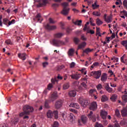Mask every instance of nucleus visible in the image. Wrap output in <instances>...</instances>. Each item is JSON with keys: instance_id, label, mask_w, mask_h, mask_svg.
I'll list each match as a JSON object with an SVG mask.
<instances>
[{"instance_id": "412c9836", "label": "nucleus", "mask_w": 127, "mask_h": 127, "mask_svg": "<svg viewBox=\"0 0 127 127\" xmlns=\"http://www.w3.org/2000/svg\"><path fill=\"white\" fill-rule=\"evenodd\" d=\"M86 45H87V43H86L85 42H83L78 45L77 50H79V49H82V48H84Z\"/></svg>"}, {"instance_id": "39448f33", "label": "nucleus", "mask_w": 127, "mask_h": 127, "mask_svg": "<svg viewBox=\"0 0 127 127\" xmlns=\"http://www.w3.org/2000/svg\"><path fill=\"white\" fill-rule=\"evenodd\" d=\"M91 74V76H93L95 79H99L100 77H101V75H102V71L101 70L92 71Z\"/></svg>"}, {"instance_id": "0e129e2a", "label": "nucleus", "mask_w": 127, "mask_h": 127, "mask_svg": "<svg viewBox=\"0 0 127 127\" xmlns=\"http://www.w3.org/2000/svg\"><path fill=\"white\" fill-rule=\"evenodd\" d=\"M82 86H83V87H84V88H85V89H87V84H86V83L85 82H82L81 83Z\"/></svg>"}, {"instance_id": "09e8293b", "label": "nucleus", "mask_w": 127, "mask_h": 127, "mask_svg": "<svg viewBox=\"0 0 127 127\" xmlns=\"http://www.w3.org/2000/svg\"><path fill=\"white\" fill-rule=\"evenodd\" d=\"M59 127V123L58 122H55L53 125V127Z\"/></svg>"}, {"instance_id": "423d86ee", "label": "nucleus", "mask_w": 127, "mask_h": 127, "mask_svg": "<svg viewBox=\"0 0 127 127\" xmlns=\"http://www.w3.org/2000/svg\"><path fill=\"white\" fill-rule=\"evenodd\" d=\"M63 103H64L63 100L61 99H59L57 101H56V103L55 104V107L56 109H57V110H59V109H60V108H61L62 106H63Z\"/></svg>"}, {"instance_id": "393cba45", "label": "nucleus", "mask_w": 127, "mask_h": 127, "mask_svg": "<svg viewBox=\"0 0 127 127\" xmlns=\"http://www.w3.org/2000/svg\"><path fill=\"white\" fill-rule=\"evenodd\" d=\"M121 114L123 117H126L127 116V108H124L122 111H121Z\"/></svg>"}, {"instance_id": "c756f323", "label": "nucleus", "mask_w": 127, "mask_h": 127, "mask_svg": "<svg viewBox=\"0 0 127 127\" xmlns=\"http://www.w3.org/2000/svg\"><path fill=\"white\" fill-rule=\"evenodd\" d=\"M94 49H90V48H87L84 51H83V53H86V54H88V53H90V52H92V51H93Z\"/></svg>"}, {"instance_id": "a19ab883", "label": "nucleus", "mask_w": 127, "mask_h": 127, "mask_svg": "<svg viewBox=\"0 0 127 127\" xmlns=\"http://www.w3.org/2000/svg\"><path fill=\"white\" fill-rule=\"evenodd\" d=\"M122 100L124 102L127 103V95H123Z\"/></svg>"}, {"instance_id": "a878e982", "label": "nucleus", "mask_w": 127, "mask_h": 127, "mask_svg": "<svg viewBox=\"0 0 127 127\" xmlns=\"http://www.w3.org/2000/svg\"><path fill=\"white\" fill-rule=\"evenodd\" d=\"M41 18V15L40 14V13H38L37 14L35 18H34V20H37L38 22H39L40 21Z\"/></svg>"}, {"instance_id": "4be33fe9", "label": "nucleus", "mask_w": 127, "mask_h": 127, "mask_svg": "<svg viewBox=\"0 0 127 127\" xmlns=\"http://www.w3.org/2000/svg\"><path fill=\"white\" fill-rule=\"evenodd\" d=\"M97 3L98 1L96 0L94 3L92 4L93 9H97V8L100 7V5L97 4Z\"/></svg>"}, {"instance_id": "9d476101", "label": "nucleus", "mask_w": 127, "mask_h": 127, "mask_svg": "<svg viewBox=\"0 0 127 127\" xmlns=\"http://www.w3.org/2000/svg\"><path fill=\"white\" fill-rule=\"evenodd\" d=\"M46 29L48 30H54V29H56L57 27L55 25L51 26L49 24H47L45 26Z\"/></svg>"}, {"instance_id": "f704fd0d", "label": "nucleus", "mask_w": 127, "mask_h": 127, "mask_svg": "<svg viewBox=\"0 0 127 127\" xmlns=\"http://www.w3.org/2000/svg\"><path fill=\"white\" fill-rule=\"evenodd\" d=\"M64 67L65 66H64V65L58 66L57 67V71H61V70H62V69H64Z\"/></svg>"}, {"instance_id": "bb28decb", "label": "nucleus", "mask_w": 127, "mask_h": 127, "mask_svg": "<svg viewBox=\"0 0 127 127\" xmlns=\"http://www.w3.org/2000/svg\"><path fill=\"white\" fill-rule=\"evenodd\" d=\"M97 66H100V63L98 62H95L91 66V70H93L94 69V67H97Z\"/></svg>"}, {"instance_id": "2f4dec72", "label": "nucleus", "mask_w": 127, "mask_h": 127, "mask_svg": "<svg viewBox=\"0 0 127 127\" xmlns=\"http://www.w3.org/2000/svg\"><path fill=\"white\" fill-rule=\"evenodd\" d=\"M108 100H109V99L108 98V97H107V96L106 95H103L102 96L101 98V101L104 102H106L107 101H108Z\"/></svg>"}, {"instance_id": "8fccbe9b", "label": "nucleus", "mask_w": 127, "mask_h": 127, "mask_svg": "<svg viewBox=\"0 0 127 127\" xmlns=\"http://www.w3.org/2000/svg\"><path fill=\"white\" fill-rule=\"evenodd\" d=\"M6 44H7V45H11L12 44V43L11 42V41L10 40H7L5 41Z\"/></svg>"}, {"instance_id": "69168bd1", "label": "nucleus", "mask_w": 127, "mask_h": 127, "mask_svg": "<svg viewBox=\"0 0 127 127\" xmlns=\"http://www.w3.org/2000/svg\"><path fill=\"white\" fill-rule=\"evenodd\" d=\"M82 40H83V41H86V40H87V39L86 38H85L84 36H81V37Z\"/></svg>"}, {"instance_id": "e433bc0d", "label": "nucleus", "mask_w": 127, "mask_h": 127, "mask_svg": "<svg viewBox=\"0 0 127 127\" xmlns=\"http://www.w3.org/2000/svg\"><path fill=\"white\" fill-rule=\"evenodd\" d=\"M51 82L52 84H55L57 82H58L57 77L53 78L51 79Z\"/></svg>"}, {"instance_id": "bf43d9fd", "label": "nucleus", "mask_w": 127, "mask_h": 127, "mask_svg": "<svg viewBox=\"0 0 127 127\" xmlns=\"http://www.w3.org/2000/svg\"><path fill=\"white\" fill-rule=\"evenodd\" d=\"M62 5H63L64 7H67V6L68 5V2H64L63 3Z\"/></svg>"}, {"instance_id": "6e6552de", "label": "nucleus", "mask_w": 127, "mask_h": 127, "mask_svg": "<svg viewBox=\"0 0 127 127\" xmlns=\"http://www.w3.org/2000/svg\"><path fill=\"white\" fill-rule=\"evenodd\" d=\"M89 120H91L93 123L96 122V115L93 113V112L90 111V113L87 115Z\"/></svg>"}, {"instance_id": "aec40b11", "label": "nucleus", "mask_w": 127, "mask_h": 127, "mask_svg": "<svg viewBox=\"0 0 127 127\" xmlns=\"http://www.w3.org/2000/svg\"><path fill=\"white\" fill-rule=\"evenodd\" d=\"M69 118V121H70V122H71V123H72L73 122H75V120H76L75 115H74V114H73V113L70 114Z\"/></svg>"}, {"instance_id": "5701e85b", "label": "nucleus", "mask_w": 127, "mask_h": 127, "mask_svg": "<svg viewBox=\"0 0 127 127\" xmlns=\"http://www.w3.org/2000/svg\"><path fill=\"white\" fill-rule=\"evenodd\" d=\"M64 35V34L62 33H57L54 34V37L55 38H61Z\"/></svg>"}, {"instance_id": "f257e3e1", "label": "nucleus", "mask_w": 127, "mask_h": 127, "mask_svg": "<svg viewBox=\"0 0 127 127\" xmlns=\"http://www.w3.org/2000/svg\"><path fill=\"white\" fill-rule=\"evenodd\" d=\"M23 112L20 113V117H23V120H28L29 119V117L27 116V115H29L30 113H32L33 112V107L28 106L25 105L23 108Z\"/></svg>"}, {"instance_id": "13d9d810", "label": "nucleus", "mask_w": 127, "mask_h": 127, "mask_svg": "<svg viewBox=\"0 0 127 127\" xmlns=\"http://www.w3.org/2000/svg\"><path fill=\"white\" fill-rule=\"evenodd\" d=\"M52 6L54 8H55V7H58V6H59V4L57 3H54L52 5Z\"/></svg>"}, {"instance_id": "f8f14e48", "label": "nucleus", "mask_w": 127, "mask_h": 127, "mask_svg": "<svg viewBox=\"0 0 127 127\" xmlns=\"http://www.w3.org/2000/svg\"><path fill=\"white\" fill-rule=\"evenodd\" d=\"M108 79V74L106 73H104L102 74L101 78V81L104 83V82H106Z\"/></svg>"}, {"instance_id": "e2e57ef3", "label": "nucleus", "mask_w": 127, "mask_h": 127, "mask_svg": "<svg viewBox=\"0 0 127 127\" xmlns=\"http://www.w3.org/2000/svg\"><path fill=\"white\" fill-rule=\"evenodd\" d=\"M72 29H70V28H67L66 29V31L67 33H69L71 32Z\"/></svg>"}, {"instance_id": "0eeeda50", "label": "nucleus", "mask_w": 127, "mask_h": 127, "mask_svg": "<svg viewBox=\"0 0 127 127\" xmlns=\"http://www.w3.org/2000/svg\"><path fill=\"white\" fill-rule=\"evenodd\" d=\"M58 98V93L57 91L54 92L51 97H50V100L52 102H54L55 100L57 99Z\"/></svg>"}, {"instance_id": "dca6fc26", "label": "nucleus", "mask_w": 127, "mask_h": 127, "mask_svg": "<svg viewBox=\"0 0 127 127\" xmlns=\"http://www.w3.org/2000/svg\"><path fill=\"white\" fill-rule=\"evenodd\" d=\"M105 88L106 89V91L109 93H112L113 92V88L110 87V85H109V83H106L105 85Z\"/></svg>"}, {"instance_id": "c03bdc74", "label": "nucleus", "mask_w": 127, "mask_h": 127, "mask_svg": "<svg viewBox=\"0 0 127 127\" xmlns=\"http://www.w3.org/2000/svg\"><path fill=\"white\" fill-rule=\"evenodd\" d=\"M3 24H5V25H7L8 24V19L6 18H4L3 19Z\"/></svg>"}, {"instance_id": "603ef678", "label": "nucleus", "mask_w": 127, "mask_h": 127, "mask_svg": "<svg viewBox=\"0 0 127 127\" xmlns=\"http://www.w3.org/2000/svg\"><path fill=\"white\" fill-rule=\"evenodd\" d=\"M96 88L97 90H101V89H102L103 86L101 84H99L98 85H97Z\"/></svg>"}, {"instance_id": "c9c22d12", "label": "nucleus", "mask_w": 127, "mask_h": 127, "mask_svg": "<svg viewBox=\"0 0 127 127\" xmlns=\"http://www.w3.org/2000/svg\"><path fill=\"white\" fill-rule=\"evenodd\" d=\"M96 35H98L99 37L102 36L101 32H100V28H96Z\"/></svg>"}, {"instance_id": "1a4fd4ad", "label": "nucleus", "mask_w": 127, "mask_h": 127, "mask_svg": "<svg viewBox=\"0 0 127 127\" xmlns=\"http://www.w3.org/2000/svg\"><path fill=\"white\" fill-rule=\"evenodd\" d=\"M97 108L98 105H97V102H93L91 104L89 109L92 111H95V110H97Z\"/></svg>"}, {"instance_id": "6e6d98bb", "label": "nucleus", "mask_w": 127, "mask_h": 127, "mask_svg": "<svg viewBox=\"0 0 127 127\" xmlns=\"http://www.w3.org/2000/svg\"><path fill=\"white\" fill-rule=\"evenodd\" d=\"M122 45L123 46H125V47L127 45V40L123 41L122 42Z\"/></svg>"}, {"instance_id": "a18cd8bd", "label": "nucleus", "mask_w": 127, "mask_h": 127, "mask_svg": "<svg viewBox=\"0 0 127 127\" xmlns=\"http://www.w3.org/2000/svg\"><path fill=\"white\" fill-rule=\"evenodd\" d=\"M50 23H52V24H54V23H56V21H55L52 18H50L49 19Z\"/></svg>"}, {"instance_id": "72a5a7b5", "label": "nucleus", "mask_w": 127, "mask_h": 127, "mask_svg": "<svg viewBox=\"0 0 127 127\" xmlns=\"http://www.w3.org/2000/svg\"><path fill=\"white\" fill-rule=\"evenodd\" d=\"M105 21L107 22V23H111V22H112V17L110 16H108Z\"/></svg>"}, {"instance_id": "de8ad7c7", "label": "nucleus", "mask_w": 127, "mask_h": 127, "mask_svg": "<svg viewBox=\"0 0 127 127\" xmlns=\"http://www.w3.org/2000/svg\"><path fill=\"white\" fill-rule=\"evenodd\" d=\"M54 115H55V118L57 120L58 119V111H55Z\"/></svg>"}, {"instance_id": "49530a36", "label": "nucleus", "mask_w": 127, "mask_h": 127, "mask_svg": "<svg viewBox=\"0 0 127 127\" xmlns=\"http://www.w3.org/2000/svg\"><path fill=\"white\" fill-rule=\"evenodd\" d=\"M115 115L116 116H117V117H118V118L120 117V116H121V114H120V111H119V110L117 109L115 111Z\"/></svg>"}, {"instance_id": "ea45409f", "label": "nucleus", "mask_w": 127, "mask_h": 127, "mask_svg": "<svg viewBox=\"0 0 127 127\" xmlns=\"http://www.w3.org/2000/svg\"><path fill=\"white\" fill-rule=\"evenodd\" d=\"M44 107L46 109H49V108H50L49 104H48V101L46 100L45 102Z\"/></svg>"}, {"instance_id": "a211bd4d", "label": "nucleus", "mask_w": 127, "mask_h": 127, "mask_svg": "<svg viewBox=\"0 0 127 127\" xmlns=\"http://www.w3.org/2000/svg\"><path fill=\"white\" fill-rule=\"evenodd\" d=\"M47 116L49 119H52L53 116H54V111L52 112L51 110H49L47 113Z\"/></svg>"}, {"instance_id": "b1692460", "label": "nucleus", "mask_w": 127, "mask_h": 127, "mask_svg": "<svg viewBox=\"0 0 127 127\" xmlns=\"http://www.w3.org/2000/svg\"><path fill=\"white\" fill-rule=\"evenodd\" d=\"M68 96H69V97H75L76 96V91L75 90H71L70 91L68 92Z\"/></svg>"}, {"instance_id": "4468645a", "label": "nucleus", "mask_w": 127, "mask_h": 127, "mask_svg": "<svg viewBox=\"0 0 127 127\" xmlns=\"http://www.w3.org/2000/svg\"><path fill=\"white\" fill-rule=\"evenodd\" d=\"M18 57L22 60H25L26 59V54L25 53H19L18 54Z\"/></svg>"}, {"instance_id": "473e14b6", "label": "nucleus", "mask_w": 127, "mask_h": 127, "mask_svg": "<svg viewBox=\"0 0 127 127\" xmlns=\"http://www.w3.org/2000/svg\"><path fill=\"white\" fill-rule=\"evenodd\" d=\"M74 24H75V25H78V26H81V25H82V20H79L75 21Z\"/></svg>"}, {"instance_id": "774afa93", "label": "nucleus", "mask_w": 127, "mask_h": 127, "mask_svg": "<svg viewBox=\"0 0 127 127\" xmlns=\"http://www.w3.org/2000/svg\"><path fill=\"white\" fill-rule=\"evenodd\" d=\"M0 127H6V125L4 124H2L0 125Z\"/></svg>"}, {"instance_id": "20e7f679", "label": "nucleus", "mask_w": 127, "mask_h": 127, "mask_svg": "<svg viewBox=\"0 0 127 127\" xmlns=\"http://www.w3.org/2000/svg\"><path fill=\"white\" fill-rule=\"evenodd\" d=\"M79 102L81 106H82V107H83L84 108L87 107V105H89V101H88V100L85 99L83 97H81L79 98Z\"/></svg>"}, {"instance_id": "ddd939ff", "label": "nucleus", "mask_w": 127, "mask_h": 127, "mask_svg": "<svg viewBox=\"0 0 127 127\" xmlns=\"http://www.w3.org/2000/svg\"><path fill=\"white\" fill-rule=\"evenodd\" d=\"M48 0H40L39 4L37 5L38 7H41L43 5H45L47 3Z\"/></svg>"}, {"instance_id": "3c124183", "label": "nucleus", "mask_w": 127, "mask_h": 127, "mask_svg": "<svg viewBox=\"0 0 127 127\" xmlns=\"http://www.w3.org/2000/svg\"><path fill=\"white\" fill-rule=\"evenodd\" d=\"M42 65L44 68H45L47 66H48V62H45L43 63Z\"/></svg>"}, {"instance_id": "052dcab7", "label": "nucleus", "mask_w": 127, "mask_h": 127, "mask_svg": "<svg viewBox=\"0 0 127 127\" xmlns=\"http://www.w3.org/2000/svg\"><path fill=\"white\" fill-rule=\"evenodd\" d=\"M53 87V85H52V83H50L48 85V90H50Z\"/></svg>"}, {"instance_id": "58836bf2", "label": "nucleus", "mask_w": 127, "mask_h": 127, "mask_svg": "<svg viewBox=\"0 0 127 127\" xmlns=\"http://www.w3.org/2000/svg\"><path fill=\"white\" fill-rule=\"evenodd\" d=\"M73 41L75 42V44H79V43L80 42V39L76 37L74 38Z\"/></svg>"}, {"instance_id": "37998d69", "label": "nucleus", "mask_w": 127, "mask_h": 127, "mask_svg": "<svg viewBox=\"0 0 127 127\" xmlns=\"http://www.w3.org/2000/svg\"><path fill=\"white\" fill-rule=\"evenodd\" d=\"M95 127H104V126H103V125H102V124L96 122Z\"/></svg>"}, {"instance_id": "c85d7f7f", "label": "nucleus", "mask_w": 127, "mask_h": 127, "mask_svg": "<svg viewBox=\"0 0 127 127\" xmlns=\"http://www.w3.org/2000/svg\"><path fill=\"white\" fill-rule=\"evenodd\" d=\"M110 99H111V101H112V102H116V100L118 99V96H117V95L116 94H113L111 96Z\"/></svg>"}, {"instance_id": "5fc2aeb1", "label": "nucleus", "mask_w": 127, "mask_h": 127, "mask_svg": "<svg viewBox=\"0 0 127 127\" xmlns=\"http://www.w3.org/2000/svg\"><path fill=\"white\" fill-rule=\"evenodd\" d=\"M75 65H76V64H75V63H74V62H72L69 64V66H70V68H74V67H75Z\"/></svg>"}, {"instance_id": "2eb2a0df", "label": "nucleus", "mask_w": 127, "mask_h": 127, "mask_svg": "<svg viewBox=\"0 0 127 127\" xmlns=\"http://www.w3.org/2000/svg\"><path fill=\"white\" fill-rule=\"evenodd\" d=\"M71 79H73L74 80H78V79H80L81 78V75H80L79 74H73L71 75H70Z\"/></svg>"}, {"instance_id": "f03ea898", "label": "nucleus", "mask_w": 127, "mask_h": 127, "mask_svg": "<svg viewBox=\"0 0 127 127\" xmlns=\"http://www.w3.org/2000/svg\"><path fill=\"white\" fill-rule=\"evenodd\" d=\"M53 43L54 45L57 47H60V46H62V45H65V42L58 39H54L53 40Z\"/></svg>"}, {"instance_id": "79ce46f5", "label": "nucleus", "mask_w": 127, "mask_h": 127, "mask_svg": "<svg viewBox=\"0 0 127 127\" xmlns=\"http://www.w3.org/2000/svg\"><path fill=\"white\" fill-rule=\"evenodd\" d=\"M93 15H95V16H100L101 15V13L98 11L93 12Z\"/></svg>"}, {"instance_id": "6ab92c4d", "label": "nucleus", "mask_w": 127, "mask_h": 127, "mask_svg": "<svg viewBox=\"0 0 127 127\" xmlns=\"http://www.w3.org/2000/svg\"><path fill=\"white\" fill-rule=\"evenodd\" d=\"M70 108H75V109H79L80 106L78 103H71L69 105Z\"/></svg>"}, {"instance_id": "f3484780", "label": "nucleus", "mask_w": 127, "mask_h": 127, "mask_svg": "<svg viewBox=\"0 0 127 127\" xmlns=\"http://www.w3.org/2000/svg\"><path fill=\"white\" fill-rule=\"evenodd\" d=\"M101 116L103 120H106L107 119V116H108V112L106 111H101Z\"/></svg>"}, {"instance_id": "7ed1b4c3", "label": "nucleus", "mask_w": 127, "mask_h": 127, "mask_svg": "<svg viewBox=\"0 0 127 127\" xmlns=\"http://www.w3.org/2000/svg\"><path fill=\"white\" fill-rule=\"evenodd\" d=\"M88 118H87L85 115H82L80 117V119H78V123L79 125L81 126L82 125V124H83L84 125H85V124H86Z\"/></svg>"}, {"instance_id": "4c0bfd02", "label": "nucleus", "mask_w": 127, "mask_h": 127, "mask_svg": "<svg viewBox=\"0 0 127 127\" xmlns=\"http://www.w3.org/2000/svg\"><path fill=\"white\" fill-rule=\"evenodd\" d=\"M96 24L97 25H101V24H103V21L100 20V19L97 18L96 19Z\"/></svg>"}, {"instance_id": "338daca9", "label": "nucleus", "mask_w": 127, "mask_h": 127, "mask_svg": "<svg viewBox=\"0 0 127 127\" xmlns=\"http://www.w3.org/2000/svg\"><path fill=\"white\" fill-rule=\"evenodd\" d=\"M115 127H121L120 126V125L119 124V123H116L115 124Z\"/></svg>"}, {"instance_id": "7c9ffc66", "label": "nucleus", "mask_w": 127, "mask_h": 127, "mask_svg": "<svg viewBox=\"0 0 127 127\" xmlns=\"http://www.w3.org/2000/svg\"><path fill=\"white\" fill-rule=\"evenodd\" d=\"M68 56H73L74 55V49H70L68 52Z\"/></svg>"}, {"instance_id": "9b49d317", "label": "nucleus", "mask_w": 127, "mask_h": 127, "mask_svg": "<svg viewBox=\"0 0 127 127\" xmlns=\"http://www.w3.org/2000/svg\"><path fill=\"white\" fill-rule=\"evenodd\" d=\"M69 11H70V8L64 7L62 11V13L64 14V15H68V14H69Z\"/></svg>"}, {"instance_id": "864d4df0", "label": "nucleus", "mask_w": 127, "mask_h": 127, "mask_svg": "<svg viewBox=\"0 0 127 127\" xmlns=\"http://www.w3.org/2000/svg\"><path fill=\"white\" fill-rule=\"evenodd\" d=\"M18 119H15L13 121V125H14L15 126L16 125H17V123H18Z\"/></svg>"}, {"instance_id": "680f3d73", "label": "nucleus", "mask_w": 127, "mask_h": 127, "mask_svg": "<svg viewBox=\"0 0 127 127\" xmlns=\"http://www.w3.org/2000/svg\"><path fill=\"white\" fill-rule=\"evenodd\" d=\"M123 13L124 16L127 17V11L126 10H123V11H121V13Z\"/></svg>"}, {"instance_id": "cd10ccee", "label": "nucleus", "mask_w": 127, "mask_h": 127, "mask_svg": "<svg viewBox=\"0 0 127 127\" xmlns=\"http://www.w3.org/2000/svg\"><path fill=\"white\" fill-rule=\"evenodd\" d=\"M69 87L70 85L69 84V82L65 83L63 85V89L64 90H67V89H69Z\"/></svg>"}, {"instance_id": "4d7b16f0", "label": "nucleus", "mask_w": 127, "mask_h": 127, "mask_svg": "<svg viewBox=\"0 0 127 127\" xmlns=\"http://www.w3.org/2000/svg\"><path fill=\"white\" fill-rule=\"evenodd\" d=\"M123 5L125 6V7L127 8V0H124L123 1Z\"/></svg>"}]
</instances>
